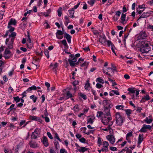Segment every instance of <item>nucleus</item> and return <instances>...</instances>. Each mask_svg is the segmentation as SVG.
Segmentation results:
<instances>
[{
  "mask_svg": "<svg viewBox=\"0 0 153 153\" xmlns=\"http://www.w3.org/2000/svg\"><path fill=\"white\" fill-rule=\"evenodd\" d=\"M39 134V130L38 129H36L34 132L32 133L31 137L32 138L36 139Z\"/></svg>",
  "mask_w": 153,
  "mask_h": 153,
  "instance_id": "423d86ee",
  "label": "nucleus"
},
{
  "mask_svg": "<svg viewBox=\"0 0 153 153\" xmlns=\"http://www.w3.org/2000/svg\"><path fill=\"white\" fill-rule=\"evenodd\" d=\"M32 90H36V87L34 85H33L32 86L28 88L26 91L28 92H31V91Z\"/></svg>",
  "mask_w": 153,
  "mask_h": 153,
  "instance_id": "b1692460",
  "label": "nucleus"
},
{
  "mask_svg": "<svg viewBox=\"0 0 153 153\" xmlns=\"http://www.w3.org/2000/svg\"><path fill=\"white\" fill-rule=\"evenodd\" d=\"M103 148H102V152H107L108 151L109 144L108 142L104 141L102 143Z\"/></svg>",
  "mask_w": 153,
  "mask_h": 153,
  "instance_id": "39448f33",
  "label": "nucleus"
},
{
  "mask_svg": "<svg viewBox=\"0 0 153 153\" xmlns=\"http://www.w3.org/2000/svg\"><path fill=\"white\" fill-rule=\"evenodd\" d=\"M30 146L33 148H36L37 146V145L35 142H30Z\"/></svg>",
  "mask_w": 153,
  "mask_h": 153,
  "instance_id": "c756f323",
  "label": "nucleus"
},
{
  "mask_svg": "<svg viewBox=\"0 0 153 153\" xmlns=\"http://www.w3.org/2000/svg\"><path fill=\"white\" fill-rule=\"evenodd\" d=\"M150 99L149 96L148 95H146V96H144L141 99L140 102H144L146 100H148Z\"/></svg>",
  "mask_w": 153,
  "mask_h": 153,
  "instance_id": "a211bd4d",
  "label": "nucleus"
},
{
  "mask_svg": "<svg viewBox=\"0 0 153 153\" xmlns=\"http://www.w3.org/2000/svg\"><path fill=\"white\" fill-rule=\"evenodd\" d=\"M107 69L108 70L107 72H106V71L104 70H103V73L107 75L111 76L110 74L109 73V72L110 70L112 69V68H107Z\"/></svg>",
  "mask_w": 153,
  "mask_h": 153,
  "instance_id": "c85d7f7f",
  "label": "nucleus"
},
{
  "mask_svg": "<svg viewBox=\"0 0 153 153\" xmlns=\"http://www.w3.org/2000/svg\"><path fill=\"white\" fill-rule=\"evenodd\" d=\"M152 128V126L149 125L144 124L142 128L139 130L141 132H146L147 129L151 130Z\"/></svg>",
  "mask_w": 153,
  "mask_h": 153,
  "instance_id": "7ed1b4c3",
  "label": "nucleus"
},
{
  "mask_svg": "<svg viewBox=\"0 0 153 153\" xmlns=\"http://www.w3.org/2000/svg\"><path fill=\"white\" fill-rule=\"evenodd\" d=\"M50 66L51 67H52V69L53 70H55V71H56V69L58 66V63H55L54 65H53L52 63H51L50 65Z\"/></svg>",
  "mask_w": 153,
  "mask_h": 153,
  "instance_id": "4be33fe9",
  "label": "nucleus"
},
{
  "mask_svg": "<svg viewBox=\"0 0 153 153\" xmlns=\"http://www.w3.org/2000/svg\"><path fill=\"white\" fill-rule=\"evenodd\" d=\"M107 139L109 141L110 143L112 144L114 143L115 139L114 137L112 135H109L106 136Z\"/></svg>",
  "mask_w": 153,
  "mask_h": 153,
  "instance_id": "20e7f679",
  "label": "nucleus"
},
{
  "mask_svg": "<svg viewBox=\"0 0 153 153\" xmlns=\"http://www.w3.org/2000/svg\"><path fill=\"white\" fill-rule=\"evenodd\" d=\"M103 114V113L102 112L99 111L97 113V117H100Z\"/></svg>",
  "mask_w": 153,
  "mask_h": 153,
  "instance_id": "a18cd8bd",
  "label": "nucleus"
},
{
  "mask_svg": "<svg viewBox=\"0 0 153 153\" xmlns=\"http://www.w3.org/2000/svg\"><path fill=\"white\" fill-rule=\"evenodd\" d=\"M132 132L131 131L129 132L126 135V139L127 140V138L129 137H131L132 136Z\"/></svg>",
  "mask_w": 153,
  "mask_h": 153,
  "instance_id": "603ef678",
  "label": "nucleus"
},
{
  "mask_svg": "<svg viewBox=\"0 0 153 153\" xmlns=\"http://www.w3.org/2000/svg\"><path fill=\"white\" fill-rule=\"evenodd\" d=\"M65 23H66L67 25L70 22L69 19V17L68 16H65Z\"/></svg>",
  "mask_w": 153,
  "mask_h": 153,
  "instance_id": "79ce46f5",
  "label": "nucleus"
},
{
  "mask_svg": "<svg viewBox=\"0 0 153 153\" xmlns=\"http://www.w3.org/2000/svg\"><path fill=\"white\" fill-rule=\"evenodd\" d=\"M79 108L77 105H76L74 107V110L75 113L79 111Z\"/></svg>",
  "mask_w": 153,
  "mask_h": 153,
  "instance_id": "c9c22d12",
  "label": "nucleus"
},
{
  "mask_svg": "<svg viewBox=\"0 0 153 153\" xmlns=\"http://www.w3.org/2000/svg\"><path fill=\"white\" fill-rule=\"evenodd\" d=\"M112 91L114 94L117 95H119V92L118 91L112 90Z\"/></svg>",
  "mask_w": 153,
  "mask_h": 153,
  "instance_id": "e2e57ef3",
  "label": "nucleus"
},
{
  "mask_svg": "<svg viewBox=\"0 0 153 153\" xmlns=\"http://www.w3.org/2000/svg\"><path fill=\"white\" fill-rule=\"evenodd\" d=\"M51 12V10L50 9H49L48 10H47L46 12H44V15L45 16H49V14Z\"/></svg>",
  "mask_w": 153,
  "mask_h": 153,
  "instance_id": "f704fd0d",
  "label": "nucleus"
},
{
  "mask_svg": "<svg viewBox=\"0 0 153 153\" xmlns=\"http://www.w3.org/2000/svg\"><path fill=\"white\" fill-rule=\"evenodd\" d=\"M62 44L64 46V48L66 49H68V45L65 39L62 40L61 41Z\"/></svg>",
  "mask_w": 153,
  "mask_h": 153,
  "instance_id": "bb28decb",
  "label": "nucleus"
},
{
  "mask_svg": "<svg viewBox=\"0 0 153 153\" xmlns=\"http://www.w3.org/2000/svg\"><path fill=\"white\" fill-rule=\"evenodd\" d=\"M30 98L31 99H32L34 102H36L37 99V97H35L34 95L30 96Z\"/></svg>",
  "mask_w": 153,
  "mask_h": 153,
  "instance_id": "58836bf2",
  "label": "nucleus"
},
{
  "mask_svg": "<svg viewBox=\"0 0 153 153\" xmlns=\"http://www.w3.org/2000/svg\"><path fill=\"white\" fill-rule=\"evenodd\" d=\"M103 86L101 84L99 83H97L96 85V87L98 88H101Z\"/></svg>",
  "mask_w": 153,
  "mask_h": 153,
  "instance_id": "69168bd1",
  "label": "nucleus"
},
{
  "mask_svg": "<svg viewBox=\"0 0 153 153\" xmlns=\"http://www.w3.org/2000/svg\"><path fill=\"white\" fill-rule=\"evenodd\" d=\"M95 2V0H91L88 1V3L91 6H92L94 4Z\"/></svg>",
  "mask_w": 153,
  "mask_h": 153,
  "instance_id": "ea45409f",
  "label": "nucleus"
},
{
  "mask_svg": "<svg viewBox=\"0 0 153 153\" xmlns=\"http://www.w3.org/2000/svg\"><path fill=\"white\" fill-rule=\"evenodd\" d=\"M152 121V120L150 119H149L147 117H146L145 119L144 120V121L147 124L151 123Z\"/></svg>",
  "mask_w": 153,
  "mask_h": 153,
  "instance_id": "2f4dec72",
  "label": "nucleus"
},
{
  "mask_svg": "<svg viewBox=\"0 0 153 153\" xmlns=\"http://www.w3.org/2000/svg\"><path fill=\"white\" fill-rule=\"evenodd\" d=\"M42 142L45 146L47 147L48 146L49 144L48 139L46 137H43Z\"/></svg>",
  "mask_w": 153,
  "mask_h": 153,
  "instance_id": "2eb2a0df",
  "label": "nucleus"
},
{
  "mask_svg": "<svg viewBox=\"0 0 153 153\" xmlns=\"http://www.w3.org/2000/svg\"><path fill=\"white\" fill-rule=\"evenodd\" d=\"M80 2H79V3L77 4L75 6H74V7L72 8L73 10H74V9H76L79 7V6L80 4Z\"/></svg>",
  "mask_w": 153,
  "mask_h": 153,
  "instance_id": "680f3d73",
  "label": "nucleus"
},
{
  "mask_svg": "<svg viewBox=\"0 0 153 153\" xmlns=\"http://www.w3.org/2000/svg\"><path fill=\"white\" fill-rule=\"evenodd\" d=\"M150 14V13L149 12L143 13L140 16L137 20L138 21L141 18H144L149 16Z\"/></svg>",
  "mask_w": 153,
  "mask_h": 153,
  "instance_id": "ddd939ff",
  "label": "nucleus"
},
{
  "mask_svg": "<svg viewBox=\"0 0 153 153\" xmlns=\"http://www.w3.org/2000/svg\"><path fill=\"white\" fill-rule=\"evenodd\" d=\"M147 34L145 31H142L139 33L138 38L139 39H143L147 37Z\"/></svg>",
  "mask_w": 153,
  "mask_h": 153,
  "instance_id": "0eeeda50",
  "label": "nucleus"
},
{
  "mask_svg": "<svg viewBox=\"0 0 153 153\" xmlns=\"http://www.w3.org/2000/svg\"><path fill=\"white\" fill-rule=\"evenodd\" d=\"M68 12L70 15V16L72 18H73L74 17V10L71 9V10H68Z\"/></svg>",
  "mask_w": 153,
  "mask_h": 153,
  "instance_id": "393cba45",
  "label": "nucleus"
},
{
  "mask_svg": "<svg viewBox=\"0 0 153 153\" xmlns=\"http://www.w3.org/2000/svg\"><path fill=\"white\" fill-rule=\"evenodd\" d=\"M106 38L105 36L104 35L102 36H101V38L99 39V42L101 44H104L106 42Z\"/></svg>",
  "mask_w": 153,
  "mask_h": 153,
  "instance_id": "4468645a",
  "label": "nucleus"
},
{
  "mask_svg": "<svg viewBox=\"0 0 153 153\" xmlns=\"http://www.w3.org/2000/svg\"><path fill=\"white\" fill-rule=\"evenodd\" d=\"M96 81H98V82L101 83L102 84H103L104 83V80L100 77L97 78L96 80Z\"/></svg>",
  "mask_w": 153,
  "mask_h": 153,
  "instance_id": "72a5a7b5",
  "label": "nucleus"
},
{
  "mask_svg": "<svg viewBox=\"0 0 153 153\" xmlns=\"http://www.w3.org/2000/svg\"><path fill=\"white\" fill-rule=\"evenodd\" d=\"M134 88H128V94L131 95V94H134L135 92V91L134 90Z\"/></svg>",
  "mask_w": 153,
  "mask_h": 153,
  "instance_id": "6ab92c4d",
  "label": "nucleus"
},
{
  "mask_svg": "<svg viewBox=\"0 0 153 153\" xmlns=\"http://www.w3.org/2000/svg\"><path fill=\"white\" fill-rule=\"evenodd\" d=\"M54 144L55 145V148L56 149H58V147L59 146V143L57 141H56L54 142Z\"/></svg>",
  "mask_w": 153,
  "mask_h": 153,
  "instance_id": "5fc2aeb1",
  "label": "nucleus"
},
{
  "mask_svg": "<svg viewBox=\"0 0 153 153\" xmlns=\"http://www.w3.org/2000/svg\"><path fill=\"white\" fill-rule=\"evenodd\" d=\"M4 152L5 153H12V152L11 150H9L8 149H7L6 148H4Z\"/></svg>",
  "mask_w": 153,
  "mask_h": 153,
  "instance_id": "49530a36",
  "label": "nucleus"
},
{
  "mask_svg": "<svg viewBox=\"0 0 153 153\" xmlns=\"http://www.w3.org/2000/svg\"><path fill=\"white\" fill-rule=\"evenodd\" d=\"M88 65V62H85L82 64L80 65V66L82 67H84L86 69Z\"/></svg>",
  "mask_w": 153,
  "mask_h": 153,
  "instance_id": "473e14b6",
  "label": "nucleus"
},
{
  "mask_svg": "<svg viewBox=\"0 0 153 153\" xmlns=\"http://www.w3.org/2000/svg\"><path fill=\"white\" fill-rule=\"evenodd\" d=\"M63 34V33L60 30H58L57 32L56 33V35H62Z\"/></svg>",
  "mask_w": 153,
  "mask_h": 153,
  "instance_id": "c03bdc74",
  "label": "nucleus"
},
{
  "mask_svg": "<svg viewBox=\"0 0 153 153\" xmlns=\"http://www.w3.org/2000/svg\"><path fill=\"white\" fill-rule=\"evenodd\" d=\"M110 149L111 151H114L117 150V148L115 147L111 146L110 147Z\"/></svg>",
  "mask_w": 153,
  "mask_h": 153,
  "instance_id": "13d9d810",
  "label": "nucleus"
},
{
  "mask_svg": "<svg viewBox=\"0 0 153 153\" xmlns=\"http://www.w3.org/2000/svg\"><path fill=\"white\" fill-rule=\"evenodd\" d=\"M62 8L61 7H59L58 10V14L59 16L60 17L62 15Z\"/></svg>",
  "mask_w": 153,
  "mask_h": 153,
  "instance_id": "4c0bfd02",
  "label": "nucleus"
},
{
  "mask_svg": "<svg viewBox=\"0 0 153 153\" xmlns=\"http://www.w3.org/2000/svg\"><path fill=\"white\" fill-rule=\"evenodd\" d=\"M88 148L85 147H80V148L78 149L79 152H84L88 149Z\"/></svg>",
  "mask_w": 153,
  "mask_h": 153,
  "instance_id": "5701e85b",
  "label": "nucleus"
},
{
  "mask_svg": "<svg viewBox=\"0 0 153 153\" xmlns=\"http://www.w3.org/2000/svg\"><path fill=\"white\" fill-rule=\"evenodd\" d=\"M140 51L142 53H148V51H146L144 48H140Z\"/></svg>",
  "mask_w": 153,
  "mask_h": 153,
  "instance_id": "6e6d98bb",
  "label": "nucleus"
},
{
  "mask_svg": "<svg viewBox=\"0 0 153 153\" xmlns=\"http://www.w3.org/2000/svg\"><path fill=\"white\" fill-rule=\"evenodd\" d=\"M16 34L14 32H13L10 35H9V37L14 38L16 36Z\"/></svg>",
  "mask_w": 153,
  "mask_h": 153,
  "instance_id": "864d4df0",
  "label": "nucleus"
},
{
  "mask_svg": "<svg viewBox=\"0 0 153 153\" xmlns=\"http://www.w3.org/2000/svg\"><path fill=\"white\" fill-rule=\"evenodd\" d=\"M112 120L111 116L109 117H105V116L103 117L102 119V122L105 125H108L109 122Z\"/></svg>",
  "mask_w": 153,
  "mask_h": 153,
  "instance_id": "f03ea898",
  "label": "nucleus"
},
{
  "mask_svg": "<svg viewBox=\"0 0 153 153\" xmlns=\"http://www.w3.org/2000/svg\"><path fill=\"white\" fill-rule=\"evenodd\" d=\"M77 59L75 57H74L72 60L70 59H68V61L69 62L70 65L71 66H74L75 65V64L74 62L76 61Z\"/></svg>",
  "mask_w": 153,
  "mask_h": 153,
  "instance_id": "6e6552de",
  "label": "nucleus"
},
{
  "mask_svg": "<svg viewBox=\"0 0 153 153\" xmlns=\"http://www.w3.org/2000/svg\"><path fill=\"white\" fill-rule=\"evenodd\" d=\"M80 96L81 97H82L83 99L85 100L87 98L86 96L85 95H84L82 94H80Z\"/></svg>",
  "mask_w": 153,
  "mask_h": 153,
  "instance_id": "0e129e2a",
  "label": "nucleus"
},
{
  "mask_svg": "<svg viewBox=\"0 0 153 153\" xmlns=\"http://www.w3.org/2000/svg\"><path fill=\"white\" fill-rule=\"evenodd\" d=\"M143 134H139L138 144H140L143 140Z\"/></svg>",
  "mask_w": 153,
  "mask_h": 153,
  "instance_id": "f3484780",
  "label": "nucleus"
},
{
  "mask_svg": "<svg viewBox=\"0 0 153 153\" xmlns=\"http://www.w3.org/2000/svg\"><path fill=\"white\" fill-rule=\"evenodd\" d=\"M66 95L67 98H71L73 97L72 95L69 91H68L67 92Z\"/></svg>",
  "mask_w": 153,
  "mask_h": 153,
  "instance_id": "a19ab883",
  "label": "nucleus"
},
{
  "mask_svg": "<svg viewBox=\"0 0 153 153\" xmlns=\"http://www.w3.org/2000/svg\"><path fill=\"white\" fill-rule=\"evenodd\" d=\"M90 84L89 82V80H87L86 83L85 85V88L86 90L89 91L90 90Z\"/></svg>",
  "mask_w": 153,
  "mask_h": 153,
  "instance_id": "412c9836",
  "label": "nucleus"
},
{
  "mask_svg": "<svg viewBox=\"0 0 153 153\" xmlns=\"http://www.w3.org/2000/svg\"><path fill=\"white\" fill-rule=\"evenodd\" d=\"M54 138H56L59 141L61 142V140L59 138V136L57 133H55V136Z\"/></svg>",
  "mask_w": 153,
  "mask_h": 153,
  "instance_id": "09e8293b",
  "label": "nucleus"
},
{
  "mask_svg": "<svg viewBox=\"0 0 153 153\" xmlns=\"http://www.w3.org/2000/svg\"><path fill=\"white\" fill-rule=\"evenodd\" d=\"M108 47H110V46L112 47H114V45L111 42L110 40H108L106 41Z\"/></svg>",
  "mask_w": 153,
  "mask_h": 153,
  "instance_id": "7c9ffc66",
  "label": "nucleus"
},
{
  "mask_svg": "<svg viewBox=\"0 0 153 153\" xmlns=\"http://www.w3.org/2000/svg\"><path fill=\"white\" fill-rule=\"evenodd\" d=\"M29 118L30 120L39 122L40 123L42 121V120L39 117H37L35 116L30 115L29 116Z\"/></svg>",
  "mask_w": 153,
  "mask_h": 153,
  "instance_id": "9d476101",
  "label": "nucleus"
},
{
  "mask_svg": "<svg viewBox=\"0 0 153 153\" xmlns=\"http://www.w3.org/2000/svg\"><path fill=\"white\" fill-rule=\"evenodd\" d=\"M138 7L140 9L144 8H145V6L144 4L139 5L138 6Z\"/></svg>",
  "mask_w": 153,
  "mask_h": 153,
  "instance_id": "774afa93",
  "label": "nucleus"
},
{
  "mask_svg": "<svg viewBox=\"0 0 153 153\" xmlns=\"http://www.w3.org/2000/svg\"><path fill=\"white\" fill-rule=\"evenodd\" d=\"M124 111H125L127 116L129 117L130 116V114H131V110L130 109H125L124 110Z\"/></svg>",
  "mask_w": 153,
  "mask_h": 153,
  "instance_id": "a878e982",
  "label": "nucleus"
},
{
  "mask_svg": "<svg viewBox=\"0 0 153 153\" xmlns=\"http://www.w3.org/2000/svg\"><path fill=\"white\" fill-rule=\"evenodd\" d=\"M95 117L94 116H91L90 117L87 119V123H90L92 124L94 122V120L95 119Z\"/></svg>",
  "mask_w": 153,
  "mask_h": 153,
  "instance_id": "aec40b11",
  "label": "nucleus"
},
{
  "mask_svg": "<svg viewBox=\"0 0 153 153\" xmlns=\"http://www.w3.org/2000/svg\"><path fill=\"white\" fill-rule=\"evenodd\" d=\"M10 53V51L8 48H6L4 51V55L5 59H9L10 56L9 55V54Z\"/></svg>",
  "mask_w": 153,
  "mask_h": 153,
  "instance_id": "9b49d317",
  "label": "nucleus"
},
{
  "mask_svg": "<svg viewBox=\"0 0 153 153\" xmlns=\"http://www.w3.org/2000/svg\"><path fill=\"white\" fill-rule=\"evenodd\" d=\"M13 43L9 42L8 46L7 48H8V49H12L13 48Z\"/></svg>",
  "mask_w": 153,
  "mask_h": 153,
  "instance_id": "de8ad7c7",
  "label": "nucleus"
},
{
  "mask_svg": "<svg viewBox=\"0 0 153 153\" xmlns=\"http://www.w3.org/2000/svg\"><path fill=\"white\" fill-rule=\"evenodd\" d=\"M47 135L48 137L51 139H52L53 138L52 135L50 132H48L47 133Z\"/></svg>",
  "mask_w": 153,
  "mask_h": 153,
  "instance_id": "4d7b16f0",
  "label": "nucleus"
},
{
  "mask_svg": "<svg viewBox=\"0 0 153 153\" xmlns=\"http://www.w3.org/2000/svg\"><path fill=\"white\" fill-rule=\"evenodd\" d=\"M114 117L117 125L119 126H122L125 120L124 117L121 115L119 112L115 113L114 114Z\"/></svg>",
  "mask_w": 153,
  "mask_h": 153,
  "instance_id": "f257e3e1",
  "label": "nucleus"
},
{
  "mask_svg": "<svg viewBox=\"0 0 153 153\" xmlns=\"http://www.w3.org/2000/svg\"><path fill=\"white\" fill-rule=\"evenodd\" d=\"M97 143L98 145L99 146H100L102 145L101 139L100 137H99L98 138Z\"/></svg>",
  "mask_w": 153,
  "mask_h": 153,
  "instance_id": "3c124183",
  "label": "nucleus"
},
{
  "mask_svg": "<svg viewBox=\"0 0 153 153\" xmlns=\"http://www.w3.org/2000/svg\"><path fill=\"white\" fill-rule=\"evenodd\" d=\"M15 106V105L14 104H12L10 107L9 109L10 110V111H11L13 109H15L16 108H14Z\"/></svg>",
  "mask_w": 153,
  "mask_h": 153,
  "instance_id": "052dcab7",
  "label": "nucleus"
},
{
  "mask_svg": "<svg viewBox=\"0 0 153 153\" xmlns=\"http://www.w3.org/2000/svg\"><path fill=\"white\" fill-rule=\"evenodd\" d=\"M79 141L82 143H85L86 140L84 137L81 138L79 139Z\"/></svg>",
  "mask_w": 153,
  "mask_h": 153,
  "instance_id": "bf43d9fd",
  "label": "nucleus"
},
{
  "mask_svg": "<svg viewBox=\"0 0 153 153\" xmlns=\"http://www.w3.org/2000/svg\"><path fill=\"white\" fill-rule=\"evenodd\" d=\"M126 17V14L122 13L120 19L122 21L121 23L123 24H124V22L125 20Z\"/></svg>",
  "mask_w": 153,
  "mask_h": 153,
  "instance_id": "cd10ccee",
  "label": "nucleus"
},
{
  "mask_svg": "<svg viewBox=\"0 0 153 153\" xmlns=\"http://www.w3.org/2000/svg\"><path fill=\"white\" fill-rule=\"evenodd\" d=\"M64 34L65 35L64 36V38L67 39L69 43H71V36L66 33H65Z\"/></svg>",
  "mask_w": 153,
  "mask_h": 153,
  "instance_id": "f8f14e48",
  "label": "nucleus"
},
{
  "mask_svg": "<svg viewBox=\"0 0 153 153\" xmlns=\"http://www.w3.org/2000/svg\"><path fill=\"white\" fill-rule=\"evenodd\" d=\"M44 53L46 56L47 57V58H49V51H48V50L45 51Z\"/></svg>",
  "mask_w": 153,
  "mask_h": 153,
  "instance_id": "8fccbe9b",
  "label": "nucleus"
},
{
  "mask_svg": "<svg viewBox=\"0 0 153 153\" xmlns=\"http://www.w3.org/2000/svg\"><path fill=\"white\" fill-rule=\"evenodd\" d=\"M79 82L78 81H75L73 82V85L75 87H76V85L79 84Z\"/></svg>",
  "mask_w": 153,
  "mask_h": 153,
  "instance_id": "338daca9",
  "label": "nucleus"
},
{
  "mask_svg": "<svg viewBox=\"0 0 153 153\" xmlns=\"http://www.w3.org/2000/svg\"><path fill=\"white\" fill-rule=\"evenodd\" d=\"M104 116L106 117H109L111 116L110 113V109L107 107H105L104 109Z\"/></svg>",
  "mask_w": 153,
  "mask_h": 153,
  "instance_id": "1a4fd4ad",
  "label": "nucleus"
},
{
  "mask_svg": "<svg viewBox=\"0 0 153 153\" xmlns=\"http://www.w3.org/2000/svg\"><path fill=\"white\" fill-rule=\"evenodd\" d=\"M13 99L16 102V103L19 102L20 100V99L18 96L16 97H13Z\"/></svg>",
  "mask_w": 153,
  "mask_h": 153,
  "instance_id": "37998d69",
  "label": "nucleus"
},
{
  "mask_svg": "<svg viewBox=\"0 0 153 153\" xmlns=\"http://www.w3.org/2000/svg\"><path fill=\"white\" fill-rule=\"evenodd\" d=\"M16 23V21L15 19L13 20L12 19H11L9 22L8 23V26H7L8 28H10V27L11 25H15Z\"/></svg>",
  "mask_w": 153,
  "mask_h": 153,
  "instance_id": "dca6fc26",
  "label": "nucleus"
},
{
  "mask_svg": "<svg viewBox=\"0 0 153 153\" xmlns=\"http://www.w3.org/2000/svg\"><path fill=\"white\" fill-rule=\"evenodd\" d=\"M124 106L123 105H118L116 106V108L118 110H123Z\"/></svg>",
  "mask_w": 153,
  "mask_h": 153,
  "instance_id": "e433bc0d",
  "label": "nucleus"
}]
</instances>
